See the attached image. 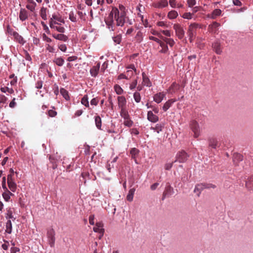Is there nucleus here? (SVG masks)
Masks as SVG:
<instances>
[{
    "mask_svg": "<svg viewBox=\"0 0 253 253\" xmlns=\"http://www.w3.org/2000/svg\"><path fill=\"white\" fill-rule=\"evenodd\" d=\"M125 10V8L122 5L119 6V9L115 7L112 8L108 18L105 20L107 27L110 31H114L115 30L114 18L116 22V26L121 27L124 26L126 18Z\"/></svg>",
    "mask_w": 253,
    "mask_h": 253,
    "instance_id": "f257e3e1",
    "label": "nucleus"
},
{
    "mask_svg": "<svg viewBox=\"0 0 253 253\" xmlns=\"http://www.w3.org/2000/svg\"><path fill=\"white\" fill-rule=\"evenodd\" d=\"M190 127L194 133V137L197 138L200 134V128L198 123L193 120L190 123Z\"/></svg>",
    "mask_w": 253,
    "mask_h": 253,
    "instance_id": "f03ea898",
    "label": "nucleus"
},
{
    "mask_svg": "<svg viewBox=\"0 0 253 253\" xmlns=\"http://www.w3.org/2000/svg\"><path fill=\"white\" fill-rule=\"evenodd\" d=\"M188 157V155L184 151H181L177 153L176 160L174 162L184 163L187 160Z\"/></svg>",
    "mask_w": 253,
    "mask_h": 253,
    "instance_id": "7ed1b4c3",
    "label": "nucleus"
},
{
    "mask_svg": "<svg viewBox=\"0 0 253 253\" xmlns=\"http://www.w3.org/2000/svg\"><path fill=\"white\" fill-rule=\"evenodd\" d=\"M47 236L49 244L51 247L54 246L55 243V231L53 229H49L47 233Z\"/></svg>",
    "mask_w": 253,
    "mask_h": 253,
    "instance_id": "20e7f679",
    "label": "nucleus"
},
{
    "mask_svg": "<svg viewBox=\"0 0 253 253\" xmlns=\"http://www.w3.org/2000/svg\"><path fill=\"white\" fill-rule=\"evenodd\" d=\"M173 29L178 38L179 39H182L184 36V31L182 27L178 24H175L173 25Z\"/></svg>",
    "mask_w": 253,
    "mask_h": 253,
    "instance_id": "39448f33",
    "label": "nucleus"
},
{
    "mask_svg": "<svg viewBox=\"0 0 253 253\" xmlns=\"http://www.w3.org/2000/svg\"><path fill=\"white\" fill-rule=\"evenodd\" d=\"M56 20L60 23H65L64 20L58 13H54L52 15V17L49 19V25L51 24V23L55 24L54 21Z\"/></svg>",
    "mask_w": 253,
    "mask_h": 253,
    "instance_id": "423d86ee",
    "label": "nucleus"
},
{
    "mask_svg": "<svg viewBox=\"0 0 253 253\" xmlns=\"http://www.w3.org/2000/svg\"><path fill=\"white\" fill-rule=\"evenodd\" d=\"M118 107L120 109H126V100L125 96H119L117 97Z\"/></svg>",
    "mask_w": 253,
    "mask_h": 253,
    "instance_id": "0eeeda50",
    "label": "nucleus"
},
{
    "mask_svg": "<svg viewBox=\"0 0 253 253\" xmlns=\"http://www.w3.org/2000/svg\"><path fill=\"white\" fill-rule=\"evenodd\" d=\"M103 227V223L102 222H98L96 223L95 226L93 228V230L95 232L100 234L101 236H103L104 231Z\"/></svg>",
    "mask_w": 253,
    "mask_h": 253,
    "instance_id": "6e6552de",
    "label": "nucleus"
},
{
    "mask_svg": "<svg viewBox=\"0 0 253 253\" xmlns=\"http://www.w3.org/2000/svg\"><path fill=\"white\" fill-rule=\"evenodd\" d=\"M220 26V24L216 22H213L211 24L208 26V31L211 33L215 34L218 31V27Z\"/></svg>",
    "mask_w": 253,
    "mask_h": 253,
    "instance_id": "1a4fd4ad",
    "label": "nucleus"
},
{
    "mask_svg": "<svg viewBox=\"0 0 253 253\" xmlns=\"http://www.w3.org/2000/svg\"><path fill=\"white\" fill-rule=\"evenodd\" d=\"M166 97V93L164 92H160L155 94L153 96L154 101L157 103H161Z\"/></svg>",
    "mask_w": 253,
    "mask_h": 253,
    "instance_id": "9d476101",
    "label": "nucleus"
},
{
    "mask_svg": "<svg viewBox=\"0 0 253 253\" xmlns=\"http://www.w3.org/2000/svg\"><path fill=\"white\" fill-rule=\"evenodd\" d=\"M147 120L153 123H155L159 121V117L154 114L152 111H149L147 112Z\"/></svg>",
    "mask_w": 253,
    "mask_h": 253,
    "instance_id": "9b49d317",
    "label": "nucleus"
},
{
    "mask_svg": "<svg viewBox=\"0 0 253 253\" xmlns=\"http://www.w3.org/2000/svg\"><path fill=\"white\" fill-rule=\"evenodd\" d=\"M180 88L179 84L176 82H173L169 87L168 91L170 94H173L176 92Z\"/></svg>",
    "mask_w": 253,
    "mask_h": 253,
    "instance_id": "f8f14e48",
    "label": "nucleus"
},
{
    "mask_svg": "<svg viewBox=\"0 0 253 253\" xmlns=\"http://www.w3.org/2000/svg\"><path fill=\"white\" fill-rule=\"evenodd\" d=\"M206 189L204 183H200L196 185L194 192L196 194L198 197H199L202 191Z\"/></svg>",
    "mask_w": 253,
    "mask_h": 253,
    "instance_id": "ddd939ff",
    "label": "nucleus"
},
{
    "mask_svg": "<svg viewBox=\"0 0 253 253\" xmlns=\"http://www.w3.org/2000/svg\"><path fill=\"white\" fill-rule=\"evenodd\" d=\"M199 27V25L196 23L191 24L189 28V36L190 42L192 41V38L194 35V30L197 28Z\"/></svg>",
    "mask_w": 253,
    "mask_h": 253,
    "instance_id": "4468645a",
    "label": "nucleus"
},
{
    "mask_svg": "<svg viewBox=\"0 0 253 253\" xmlns=\"http://www.w3.org/2000/svg\"><path fill=\"white\" fill-rule=\"evenodd\" d=\"M142 84L144 86H146L148 87H151L152 86V83L150 81V79L148 77V76L146 75V74L143 72L142 73Z\"/></svg>",
    "mask_w": 253,
    "mask_h": 253,
    "instance_id": "2eb2a0df",
    "label": "nucleus"
},
{
    "mask_svg": "<svg viewBox=\"0 0 253 253\" xmlns=\"http://www.w3.org/2000/svg\"><path fill=\"white\" fill-rule=\"evenodd\" d=\"M100 67V64L99 62L97 63L96 66L92 67L90 70V73L92 77H96L98 73Z\"/></svg>",
    "mask_w": 253,
    "mask_h": 253,
    "instance_id": "dca6fc26",
    "label": "nucleus"
},
{
    "mask_svg": "<svg viewBox=\"0 0 253 253\" xmlns=\"http://www.w3.org/2000/svg\"><path fill=\"white\" fill-rule=\"evenodd\" d=\"M212 48L215 53L217 54H220L222 52L220 43L216 41L214 42L212 45Z\"/></svg>",
    "mask_w": 253,
    "mask_h": 253,
    "instance_id": "f3484780",
    "label": "nucleus"
},
{
    "mask_svg": "<svg viewBox=\"0 0 253 253\" xmlns=\"http://www.w3.org/2000/svg\"><path fill=\"white\" fill-rule=\"evenodd\" d=\"M221 14V10L219 9H214L211 14L207 15V17L212 19H215L217 16H219Z\"/></svg>",
    "mask_w": 253,
    "mask_h": 253,
    "instance_id": "a211bd4d",
    "label": "nucleus"
},
{
    "mask_svg": "<svg viewBox=\"0 0 253 253\" xmlns=\"http://www.w3.org/2000/svg\"><path fill=\"white\" fill-rule=\"evenodd\" d=\"M176 101L175 99H170L168 100L163 105V110L164 111H167L172 105Z\"/></svg>",
    "mask_w": 253,
    "mask_h": 253,
    "instance_id": "6ab92c4d",
    "label": "nucleus"
},
{
    "mask_svg": "<svg viewBox=\"0 0 253 253\" xmlns=\"http://www.w3.org/2000/svg\"><path fill=\"white\" fill-rule=\"evenodd\" d=\"M168 2L167 0H161L154 4V7L157 8H163L168 6Z\"/></svg>",
    "mask_w": 253,
    "mask_h": 253,
    "instance_id": "aec40b11",
    "label": "nucleus"
},
{
    "mask_svg": "<svg viewBox=\"0 0 253 253\" xmlns=\"http://www.w3.org/2000/svg\"><path fill=\"white\" fill-rule=\"evenodd\" d=\"M52 36L54 39L63 42H66L68 40V37L62 33L58 34H53Z\"/></svg>",
    "mask_w": 253,
    "mask_h": 253,
    "instance_id": "412c9836",
    "label": "nucleus"
},
{
    "mask_svg": "<svg viewBox=\"0 0 253 253\" xmlns=\"http://www.w3.org/2000/svg\"><path fill=\"white\" fill-rule=\"evenodd\" d=\"M9 189L12 192H15L17 189V184L14 180H10L8 179L7 181Z\"/></svg>",
    "mask_w": 253,
    "mask_h": 253,
    "instance_id": "4be33fe9",
    "label": "nucleus"
},
{
    "mask_svg": "<svg viewBox=\"0 0 253 253\" xmlns=\"http://www.w3.org/2000/svg\"><path fill=\"white\" fill-rule=\"evenodd\" d=\"M2 196L6 202H8L11 196H14V194L8 190V189H7V190H4V192L2 194Z\"/></svg>",
    "mask_w": 253,
    "mask_h": 253,
    "instance_id": "5701e85b",
    "label": "nucleus"
},
{
    "mask_svg": "<svg viewBox=\"0 0 253 253\" xmlns=\"http://www.w3.org/2000/svg\"><path fill=\"white\" fill-rule=\"evenodd\" d=\"M19 19L22 21H25L28 18V12L24 8H21L19 12Z\"/></svg>",
    "mask_w": 253,
    "mask_h": 253,
    "instance_id": "b1692460",
    "label": "nucleus"
},
{
    "mask_svg": "<svg viewBox=\"0 0 253 253\" xmlns=\"http://www.w3.org/2000/svg\"><path fill=\"white\" fill-rule=\"evenodd\" d=\"M14 38V40L19 43L20 44L23 45L26 42V41L24 40V38L20 35L17 32L15 33V35L13 36Z\"/></svg>",
    "mask_w": 253,
    "mask_h": 253,
    "instance_id": "393cba45",
    "label": "nucleus"
},
{
    "mask_svg": "<svg viewBox=\"0 0 253 253\" xmlns=\"http://www.w3.org/2000/svg\"><path fill=\"white\" fill-rule=\"evenodd\" d=\"M49 27L51 29H54L60 33H63L65 32V29L64 27L60 25H57L56 26H54L52 23L49 25Z\"/></svg>",
    "mask_w": 253,
    "mask_h": 253,
    "instance_id": "a878e982",
    "label": "nucleus"
},
{
    "mask_svg": "<svg viewBox=\"0 0 253 253\" xmlns=\"http://www.w3.org/2000/svg\"><path fill=\"white\" fill-rule=\"evenodd\" d=\"M164 127V124H157L155 125V126H151L150 129L159 133L162 131Z\"/></svg>",
    "mask_w": 253,
    "mask_h": 253,
    "instance_id": "bb28decb",
    "label": "nucleus"
},
{
    "mask_svg": "<svg viewBox=\"0 0 253 253\" xmlns=\"http://www.w3.org/2000/svg\"><path fill=\"white\" fill-rule=\"evenodd\" d=\"M246 187L249 191L253 190V175L251 176L246 181Z\"/></svg>",
    "mask_w": 253,
    "mask_h": 253,
    "instance_id": "cd10ccee",
    "label": "nucleus"
},
{
    "mask_svg": "<svg viewBox=\"0 0 253 253\" xmlns=\"http://www.w3.org/2000/svg\"><path fill=\"white\" fill-rule=\"evenodd\" d=\"M5 218L8 220H10V219H12L13 221L15 220L16 218L13 215V211L11 208L6 209Z\"/></svg>",
    "mask_w": 253,
    "mask_h": 253,
    "instance_id": "c85d7f7f",
    "label": "nucleus"
},
{
    "mask_svg": "<svg viewBox=\"0 0 253 253\" xmlns=\"http://www.w3.org/2000/svg\"><path fill=\"white\" fill-rule=\"evenodd\" d=\"M95 124L96 127L99 129L102 130V121L99 116H95L94 117Z\"/></svg>",
    "mask_w": 253,
    "mask_h": 253,
    "instance_id": "c756f323",
    "label": "nucleus"
},
{
    "mask_svg": "<svg viewBox=\"0 0 253 253\" xmlns=\"http://www.w3.org/2000/svg\"><path fill=\"white\" fill-rule=\"evenodd\" d=\"M209 145L210 147L216 149L217 147L218 141L216 139L211 138L209 139Z\"/></svg>",
    "mask_w": 253,
    "mask_h": 253,
    "instance_id": "7c9ffc66",
    "label": "nucleus"
},
{
    "mask_svg": "<svg viewBox=\"0 0 253 253\" xmlns=\"http://www.w3.org/2000/svg\"><path fill=\"white\" fill-rule=\"evenodd\" d=\"M60 94L64 98V99L68 101L70 99L68 91L64 88H61L60 89Z\"/></svg>",
    "mask_w": 253,
    "mask_h": 253,
    "instance_id": "2f4dec72",
    "label": "nucleus"
},
{
    "mask_svg": "<svg viewBox=\"0 0 253 253\" xmlns=\"http://www.w3.org/2000/svg\"><path fill=\"white\" fill-rule=\"evenodd\" d=\"M47 9L46 7H42L40 11V14L42 19L44 20H47Z\"/></svg>",
    "mask_w": 253,
    "mask_h": 253,
    "instance_id": "473e14b6",
    "label": "nucleus"
},
{
    "mask_svg": "<svg viewBox=\"0 0 253 253\" xmlns=\"http://www.w3.org/2000/svg\"><path fill=\"white\" fill-rule=\"evenodd\" d=\"M135 191V189L133 188L129 189L128 193L126 196V199L129 202H131L133 200L134 194Z\"/></svg>",
    "mask_w": 253,
    "mask_h": 253,
    "instance_id": "72a5a7b5",
    "label": "nucleus"
},
{
    "mask_svg": "<svg viewBox=\"0 0 253 253\" xmlns=\"http://www.w3.org/2000/svg\"><path fill=\"white\" fill-rule=\"evenodd\" d=\"M243 160V156L240 154H234L233 158V161L236 165H238V163L239 161Z\"/></svg>",
    "mask_w": 253,
    "mask_h": 253,
    "instance_id": "f704fd0d",
    "label": "nucleus"
},
{
    "mask_svg": "<svg viewBox=\"0 0 253 253\" xmlns=\"http://www.w3.org/2000/svg\"><path fill=\"white\" fill-rule=\"evenodd\" d=\"M160 46L162 47V49L160 51L161 53H166L168 51V46L166 43L162 42V41L159 43Z\"/></svg>",
    "mask_w": 253,
    "mask_h": 253,
    "instance_id": "c9c22d12",
    "label": "nucleus"
},
{
    "mask_svg": "<svg viewBox=\"0 0 253 253\" xmlns=\"http://www.w3.org/2000/svg\"><path fill=\"white\" fill-rule=\"evenodd\" d=\"M135 39L137 42L140 43L143 39V33L140 31H138L136 35H135Z\"/></svg>",
    "mask_w": 253,
    "mask_h": 253,
    "instance_id": "e433bc0d",
    "label": "nucleus"
},
{
    "mask_svg": "<svg viewBox=\"0 0 253 253\" xmlns=\"http://www.w3.org/2000/svg\"><path fill=\"white\" fill-rule=\"evenodd\" d=\"M178 12L175 10H171L168 14V17L169 19H173L178 16Z\"/></svg>",
    "mask_w": 253,
    "mask_h": 253,
    "instance_id": "4c0bfd02",
    "label": "nucleus"
},
{
    "mask_svg": "<svg viewBox=\"0 0 253 253\" xmlns=\"http://www.w3.org/2000/svg\"><path fill=\"white\" fill-rule=\"evenodd\" d=\"M120 116L124 120L130 118L128 113L126 109H121Z\"/></svg>",
    "mask_w": 253,
    "mask_h": 253,
    "instance_id": "58836bf2",
    "label": "nucleus"
},
{
    "mask_svg": "<svg viewBox=\"0 0 253 253\" xmlns=\"http://www.w3.org/2000/svg\"><path fill=\"white\" fill-rule=\"evenodd\" d=\"M12 230V225L11 221L10 220H7L6 223V229L5 232L8 234H10Z\"/></svg>",
    "mask_w": 253,
    "mask_h": 253,
    "instance_id": "ea45409f",
    "label": "nucleus"
},
{
    "mask_svg": "<svg viewBox=\"0 0 253 253\" xmlns=\"http://www.w3.org/2000/svg\"><path fill=\"white\" fill-rule=\"evenodd\" d=\"M81 103L86 107L88 108L89 107L87 95H84L82 98Z\"/></svg>",
    "mask_w": 253,
    "mask_h": 253,
    "instance_id": "a19ab883",
    "label": "nucleus"
},
{
    "mask_svg": "<svg viewBox=\"0 0 253 253\" xmlns=\"http://www.w3.org/2000/svg\"><path fill=\"white\" fill-rule=\"evenodd\" d=\"M53 62L59 66H62L64 63V60L61 57H57L54 59Z\"/></svg>",
    "mask_w": 253,
    "mask_h": 253,
    "instance_id": "79ce46f5",
    "label": "nucleus"
},
{
    "mask_svg": "<svg viewBox=\"0 0 253 253\" xmlns=\"http://www.w3.org/2000/svg\"><path fill=\"white\" fill-rule=\"evenodd\" d=\"M139 150L136 148H132L130 151V154L131 156V158L135 159L137 155L139 154Z\"/></svg>",
    "mask_w": 253,
    "mask_h": 253,
    "instance_id": "37998d69",
    "label": "nucleus"
},
{
    "mask_svg": "<svg viewBox=\"0 0 253 253\" xmlns=\"http://www.w3.org/2000/svg\"><path fill=\"white\" fill-rule=\"evenodd\" d=\"M45 49L47 51L50 53H55L56 50L54 45H51L48 43L45 44Z\"/></svg>",
    "mask_w": 253,
    "mask_h": 253,
    "instance_id": "c03bdc74",
    "label": "nucleus"
},
{
    "mask_svg": "<svg viewBox=\"0 0 253 253\" xmlns=\"http://www.w3.org/2000/svg\"><path fill=\"white\" fill-rule=\"evenodd\" d=\"M162 38L164 41L166 43L167 45L169 44L170 47L173 46L175 43V42L172 39H168L163 37Z\"/></svg>",
    "mask_w": 253,
    "mask_h": 253,
    "instance_id": "a18cd8bd",
    "label": "nucleus"
},
{
    "mask_svg": "<svg viewBox=\"0 0 253 253\" xmlns=\"http://www.w3.org/2000/svg\"><path fill=\"white\" fill-rule=\"evenodd\" d=\"M37 6V4L35 2H31L30 3H28L26 5V8L30 10L31 11L33 12L35 9V7Z\"/></svg>",
    "mask_w": 253,
    "mask_h": 253,
    "instance_id": "49530a36",
    "label": "nucleus"
},
{
    "mask_svg": "<svg viewBox=\"0 0 253 253\" xmlns=\"http://www.w3.org/2000/svg\"><path fill=\"white\" fill-rule=\"evenodd\" d=\"M133 98L136 103H139L141 101V97L140 94L138 91H135L133 95Z\"/></svg>",
    "mask_w": 253,
    "mask_h": 253,
    "instance_id": "de8ad7c7",
    "label": "nucleus"
},
{
    "mask_svg": "<svg viewBox=\"0 0 253 253\" xmlns=\"http://www.w3.org/2000/svg\"><path fill=\"white\" fill-rule=\"evenodd\" d=\"M114 88L116 93L118 95L122 94L124 92L123 88L118 84L115 85Z\"/></svg>",
    "mask_w": 253,
    "mask_h": 253,
    "instance_id": "09e8293b",
    "label": "nucleus"
},
{
    "mask_svg": "<svg viewBox=\"0 0 253 253\" xmlns=\"http://www.w3.org/2000/svg\"><path fill=\"white\" fill-rule=\"evenodd\" d=\"M133 124V121L130 119V118L125 119L124 121V125L127 127H131Z\"/></svg>",
    "mask_w": 253,
    "mask_h": 253,
    "instance_id": "8fccbe9b",
    "label": "nucleus"
},
{
    "mask_svg": "<svg viewBox=\"0 0 253 253\" xmlns=\"http://www.w3.org/2000/svg\"><path fill=\"white\" fill-rule=\"evenodd\" d=\"M0 91L2 92L5 93L6 92H8L10 94H12L14 93V90L12 88H9L8 87H2L0 88Z\"/></svg>",
    "mask_w": 253,
    "mask_h": 253,
    "instance_id": "3c124183",
    "label": "nucleus"
},
{
    "mask_svg": "<svg viewBox=\"0 0 253 253\" xmlns=\"http://www.w3.org/2000/svg\"><path fill=\"white\" fill-rule=\"evenodd\" d=\"M16 32L9 25L6 26V33L9 35L13 37Z\"/></svg>",
    "mask_w": 253,
    "mask_h": 253,
    "instance_id": "603ef678",
    "label": "nucleus"
},
{
    "mask_svg": "<svg viewBox=\"0 0 253 253\" xmlns=\"http://www.w3.org/2000/svg\"><path fill=\"white\" fill-rule=\"evenodd\" d=\"M138 78V77H137L136 79L133 80L131 84H130L129 88L130 90H132L136 87L137 85Z\"/></svg>",
    "mask_w": 253,
    "mask_h": 253,
    "instance_id": "864d4df0",
    "label": "nucleus"
},
{
    "mask_svg": "<svg viewBox=\"0 0 253 253\" xmlns=\"http://www.w3.org/2000/svg\"><path fill=\"white\" fill-rule=\"evenodd\" d=\"M14 172H15L13 169L11 168L9 169L10 173L9 174H8V175H7V181L8 180V179H10L11 181L14 180V178H13V175H14Z\"/></svg>",
    "mask_w": 253,
    "mask_h": 253,
    "instance_id": "5fc2aeb1",
    "label": "nucleus"
},
{
    "mask_svg": "<svg viewBox=\"0 0 253 253\" xmlns=\"http://www.w3.org/2000/svg\"><path fill=\"white\" fill-rule=\"evenodd\" d=\"M171 191H172V188L171 187L169 186L167 187L166 191L164 193V196H167L171 195Z\"/></svg>",
    "mask_w": 253,
    "mask_h": 253,
    "instance_id": "6e6d98bb",
    "label": "nucleus"
},
{
    "mask_svg": "<svg viewBox=\"0 0 253 253\" xmlns=\"http://www.w3.org/2000/svg\"><path fill=\"white\" fill-rule=\"evenodd\" d=\"M193 14L190 12H186L183 14L182 17L186 19H191L193 18Z\"/></svg>",
    "mask_w": 253,
    "mask_h": 253,
    "instance_id": "4d7b16f0",
    "label": "nucleus"
},
{
    "mask_svg": "<svg viewBox=\"0 0 253 253\" xmlns=\"http://www.w3.org/2000/svg\"><path fill=\"white\" fill-rule=\"evenodd\" d=\"M41 25H42V28H43V30L47 34H50V30L48 27V26L45 24V23L43 22V21H42L41 22Z\"/></svg>",
    "mask_w": 253,
    "mask_h": 253,
    "instance_id": "13d9d810",
    "label": "nucleus"
},
{
    "mask_svg": "<svg viewBox=\"0 0 253 253\" xmlns=\"http://www.w3.org/2000/svg\"><path fill=\"white\" fill-rule=\"evenodd\" d=\"M113 40L116 44H120L121 42V36L120 35H117L113 37Z\"/></svg>",
    "mask_w": 253,
    "mask_h": 253,
    "instance_id": "bf43d9fd",
    "label": "nucleus"
},
{
    "mask_svg": "<svg viewBox=\"0 0 253 253\" xmlns=\"http://www.w3.org/2000/svg\"><path fill=\"white\" fill-rule=\"evenodd\" d=\"M69 19L70 20L73 22H75L77 21V18L76 16L74 15V13L73 12H71L69 14Z\"/></svg>",
    "mask_w": 253,
    "mask_h": 253,
    "instance_id": "052dcab7",
    "label": "nucleus"
},
{
    "mask_svg": "<svg viewBox=\"0 0 253 253\" xmlns=\"http://www.w3.org/2000/svg\"><path fill=\"white\" fill-rule=\"evenodd\" d=\"M42 39L43 40L48 43H50L52 42V40L48 37L45 34H43L42 35Z\"/></svg>",
    "mask_w": 253,
    "mask_h": 253,
    "instance_id": "680f3d73",
    "label": "nucleus"
},
{
    "mask_svg": "<svg viewBox=\"0 0 253 253\" xmlns=\"http://www.w3.org/2000/svg\"><path fill=\"white\" fill-rule=\"evenodd\" d=\"M3 241L4 243L1 245V247L4 250H7L9 246V242L5 240Z\"/></svg>",
    "mask_w": 253,
    "mask_h": 253,
    "instance_id": "e2e57ef3",
    "label": "nucleus"
},
{
    "mask_svg": "<svg viewBox=\"0 0 253 253\" xmlns=\"http://www.w3.org/2000/svg\"><path fill=\"white\" fill-rule=\"evenodd\" d=\"M99 102V99L97 97L93 98L90 101V104L91 105L96 106Z\"/></svg>",
    "mask_w": 253,
    "mask_h": 253,
    "instance_id": "0e129e2a",
    "label": "nucleus"
},
{
    "mask_svg": "<svg viewBox=\"0 0 253 253\" xmlns=\"http://www.w3.org/2000/svg\"><path fill=\"white\" fill-rule=\"evenodd\" d=\"M57 115L56 111L53 110H49L48 111V115L50 117H55Z\"/></svg>",
    "mask_w": 253,
    "mask_h": 253,
    "instance_id": "69168bd1",
    "label": "nucleus"
},
{
    "mask_svg": "<svg viewBox=\"0 0 253 253\" xmlns=\"http://www.w3.org/2000/svg\"><path fill=\"white\" fill-rule=\"evenodd\" d=\"M20 252V249L18 247H12L10 248V253H18Z\"/></svg>",
    "mask_w": 253,
    "mask_h": 253,
    "instance_id": "338daca9",
    "label": "nucleus"
},
{
    "mask_svg": "<svg viewBox=\"0 0 253 253\" xmlns=\"http://www.w3.org/2000/svg\"><path fill=\"white\" fill-rule=\"evenodd\" d=\"M196 3L195 0H187V4L189 7H192Z\"/></svg>",
    "mask_w": 253,
    "mask_h": 253,
    "instance_id": "774afa93",
    "label": "nucleus"
}]
</instances>
